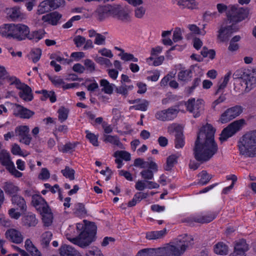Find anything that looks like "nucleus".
<instances>
[{"label":"nucleus","mask_w":256,"mask_h":256,"mask_svg":"<svg viewBox=\"0 0 256 256\" xmlns=\"http://www.w3.org/2000/svg\"><path fill=\"white\" fill-rule=\"evenodd\" d=\"M215 130L207 124L198 134L194 149V158L201 163L210 160L218 151V146L214 140Z\"/></svg>","instance_id":"1"},{"label":"nucleus","mask_w":256,"mask_h":256,"mask_svg":"<svg viewBox=\"0 0 256 256\" xmlns=\"http://www.w3.org/2000/svg\"><path fill=\"white\" fill-rule=\"evenodd\" d=\"M192 244V236L185 235L183 237L178 238L164 247L140 250L136 256H181Z\"/></svg>","instance_id":"2"},{"label":"nucleus","mask_w":256,"mask_h":256,"mask_svg":"<svg viewBox=\"0 0 256 256\" xmlns=\"http://www.w3.org/2000/svg\"><path fill=\"white\" fill-rule=\"evenodd\" d=\"M238 148L240 155L244 158L256 156V130L250 131L242 137L238 142Z\"/></svg>","instance_id":"3"},{"label":"nucleus","mask_w":256,"mask_h":256,"mask_svg":"<svg viewBox=\"0 0 256 256\" xmlns=\"http://www.w3.org/2000/svg\"><path fill=\"white\" fill-rule=\"evenodd\" d=\"M240 76L236 80L234 90L240 94L248 93L256 86V76L249 70L236 71Z\"/></svg>","instance_id":"4"},{"label":"nucleus","mask_w":256,"mask_h":256,"mask_svg":"<svg viewBox=\"0 0 256 256\" xmlns=\"http://www.w3.org/2000/svg\"><path fill=\"white\" fill-rule=\"evenodd\" d=\"M84 230L80 232L78 238H69L71 242L80 247H85L89 245L94 240L96 226L93 222H90L88 225L84 226L82 224H77L76 228L80 230Z\"/></svg>","instance_id":"5"},{"label":"nucleus","mask_w":256,"mask_h":256,"mask_svg":"<svg viewBox=\"0 0 256 256\" xmlns=\"http://www.w3.org/2000/svg\"><path fill=\"white\" fill-rule=\"evenodd\" d=\"M216 8L219 13L226 12L228 17L231 21L238 22L247 18L248 12L243 8H238L234 5H230L228 7L224 4H218Z\"/></svg>","instance_id":"6"},{"label":"nucleus","mask_w":256,"mask_h":256,"mask_svg":"<svg viewBox=\"0 0 256 256\" xmlns=\"http://www.w3.org/2000/svg\"><path fill=\"white\" fill-rule=\"evenodd\" d=\"M204 102L201 98H190L185 103L186 110L194 118L199 117L204 112Z\"/></svg>","instance_id":"7"},{"label":"nucleus","mask_w":256,"mask_h":256,"mask_svg":"<svg viewBox=\"0 0 256 256\" xmlns=\"http://www.w3.org/2000/svg\"><path fill=\"white\" fill-rule=\"evenodd\" d=\"M1 164L14 178H20L22 176L23 174L16 168L9 152L5 150H1Z\"/></svg>","instance_id":"8"},{"label":"nucleus","mask_w":256,"mask_h":256,"mask_svg":"<svg viewBox=\"0 0 256 256\" xmlns=\"http://www.w3.org/2000/svg\"><path fill=\"white\" fill-rule=\"evenodd\" d=\"M244 124L243 119L236 120L230 124L226 128H224L221 132L220 140L222 142L232 136L238 132L240 130Z\"/></svg>","instance_id":"9"},{"label":"nucleus","mask_w":256,"mask_h":256,"mask_svg":"<svg viewBox=\"0 0 256 256\" xmlns=\"http://www.w3.org/2000/svg\"><path fill=\"white\" fill-rule=\"evenodd\" d=\"M179 112L178 106H171L166 109L157 111L155 114V118L162 122L172 121L176 118Z\"/></svg>","instance_id":"10"},{"label":"nucleus","mask_w":256,"mask_h":256,"mask_svg":"<svg viewBox=\"0 0 256 256\" xmlns=\"http://www.w3.org/2000/svg\"><path fill=\"white\" fill-rule=\"evenodd\" d=\"M242 110V108L240 106L228 108L220 115L218 122L222 124H226L240 116Z\"/></svg>","instance_id":"11"},{"label":"nucleus","mask_w":256,"mask_h":256,"mask_svg":"<svg viewBox=\"0 0 256 256\" xmlns=\"http://www.w3.org/2000/svg\"><path fill=\"white\" fill-rule=\"evenodd\" d=\"M30 128L28 126H20L16 128L15 135L18 138L19 142L26 145H29L32 137L29 134Z\"/></svg>","instance_id":"12"},{"label":"nucleus","mask_w":256,"mask_h":256,"mask_svg":"<svg viewBox=\"0 0 256 256\" xmlns=\"http://www.w3.org/2000/svg\"><path fill=\"white\" fill-rule=\"evenodd\" d=\"M14 84L16 88L19 90L20 97L26 102H30L33 99V94L31 88L24 83H22L18 80Z\"/></svg>","instance_id":"13"},{"label":"nucleus","mask_w":256,"mask_h":256,"mask_svg":"<svg viewBox=\"0 0 256 256\" xmlns=\"http://www.w3.org/2000/svg\"><path fill=\"white\" fill-rule=\"evenodd\" d=\"M5 236L8 241L16 244L22 243L24 239L22 232L14 228L8 229L5 232Z\"/></svg>","instance_id":"14"},{"label":"nucleus","mask_w":256,"mask_h":256,"mask_svg":"<svg viewBox=\"0 0 256 256\" xmlns=\"http://www.w3.org/2000/svg\"><path fill=\"white\" fill-rule=\"evenodd\" d=\"M30 32V28L23 24H14V40L22 41L27 39Z\"/></svg>","instance_id":"15"},{"label":"nucleus","mask_w":256,"mask_h":256,"mask_svg":"<svg viewBox=\"0 0 256 256\" xmlns=\"http://www.w3.org/2000/svg\"><path fill=\"white\" fill-rule=\"evenodd\" d=\"M216 218L214 214L212 212H204L195 214L190 217V220L198 223L204 224L212 222Z\"/></svg>","instance_id":"16"},{"label":"nucleus","mask_w":256,"mask_h":256,"mask_svg":"<svg viewBox=\"0 0 256 256\" xmlns=\"http://www.w3.org/2000/svg\"><path fill=\"white\" fill-rule=\"evenodd\" d=\"M8 104L12 106L14 114L22 118H30L34 114V112L19 104L8 103Z\"/></svg>","instance_id":"17"},{"label":"nucleus","mask_w":256,"mask_h":256,"mask_svg":"<svg viewBox=\"0 0 256 256\" xmlns=\"http://www.w3.org/2000/svg\"><path fill=\"white\" fill-rule=\"evenodd\" d=\"M238 28L234 25L226 26H222L218 30V39L221 42L226 41L230 35L236 32Z\"/></svg>","instance_id":"18"},{"label":"nucleus","mask_w":256,"mask_h":256,"mask_svg":"<svg viewBox=\"0 0 256 256\" xmlns=\"http://www.w3.org/2000/svg\"><path fill=\"white\" fill-rule=\"evenodd\" d=\"M6 12L13 20H22L26 18V14L21 12L18 7L6 8Z\"/></svg>","instance_id":"19"},{"label":"nucleus","mask_w":256,"mask_h":256,"mask_svg":"<svg viewBox=\"0 0 256 256\" xmlns=\"http://www.w3.org/2000/svg\"><path fill=\"white\" fill-rule=\"evenodd\" d=\"M62 16L56 12H50L42 16V20L44 22L56 26L58 23Z\"/></svg>","instance_id":"20"},{"label":"nucleus","mask_w":256,"mask_h":256,"mask_svg":"<svg viewBox=\"0 0 256 256\" xmlns=\"http://www.w3.org/2000/svg\"><path fill=\"white\" fill-rule=\"evenodd\" d=\"M1 36L8 39L14 40V24H4L1 27Z\"/></svg>","instance_id":"21"},{"label":"nucleus","mask_w":256,"mask_h":256,"mask_svg":"<svg viewBox=\"0 0 256 256\" xmlns=\"http://www.w3.org/2000/svg\"><path fill=\"white\" fill-rule=\"evenodd\" d=\"M18 80V79L16 77L10 76L6 68L1 66V84H14Z\"/></svg>","instance_id":"22"},{"label":"nucleus","mask_w":256,"mask_h":256,"mask_svg":"<svg viewBox=\"0 0 256 256\" xmlns=\"http://www.w3.org/2000/svg\"><path fill=\"white\" fill-rule=\"evenodd\" d=\"M32 202L36 209L40 212L49 208L44 198L40 196H34Z\"/></svg>","instance_id":"23"},{"label":"nucleus","mask_w":256,"mask_h":256,"mask_svg":"<svg viewBox=\"0 0 256 256\" xmlns=\"http://www.w3.org/2000/svg\"><path fill=\"white\" fill-rule=\"evenodd\" d=\"M22 220V224L28 227L35 226L38 222L35 214L30 212L24 216Z\"/></svg>","instance_id":"24"},{"label":"nucleus","mask_w":256,"mask_h":256,"mask_svg":"<svg viewBox=\"0 0 256 256\" xmlns=\"http://www.w3.org/2000/svg\"><path fill=\"white\" fill-rule=\"evenodd\" d=\"M61 256H82L80 252L71 246L63 245L60 248Z\"/></svg>","instance_id":"25"},{"label":"nucleus","mask_w":256,"mask_h":256,"mask_svg":"<svg viewBox=\"0 0 256 256\" xmlns=\"http://www.w3.org/2000/svg\"><path fill=\"white\" fill-rule=\"evenodd\" d=\"M176 4L180 8L194 9L198 6V2L196 0H176Z\"/></svg>","instance_id":"26"},{"label":"nucleus","mask_w":256,"mask_h":256,"mask_svg":"<svg viewBox=\"0 0 256 256\" xmlns=\"http://www.w3.org/2000/svg\"><path fill=\"white\" fill-rule=\"evenodd\" d=\"M42 215V220L44 225L48 226L52 222L53 215L50 208L40 212Z\"/></svg>","instance_id":"27"},{"label":"nucleus","mask_w":256,"mask_h":256,"mask_svg":"<svg viewBox=\"0 0 256 256\" xmlns=\"http://www.w3.org/2000/svg\"><path fill=\"white\" fill-rule=\"evenodd\" d=\"M192 78V72L190 69L181 70L178 74V80L184 82H188Z\"/></svg>","instance_id":"28"},{"label":"nucleus","mask_w":256,"mask_h":256,"mask_svg":"<svg viewBox=\"0 0 256 256\" xmlns=\"http://www.w3.org/2000/svg\"><path fill=\"white\" fill-rule=\"evenodd\" d=\"M24 247L32 256H42L40 252L34 246L31 240L28 238L24 242Z\"/></svg>","instance_id":"29"},{"label":"nucleus","mask_w":256,"mask_h":256,"mask_svg":"<svg viewBox=\"0 0 256 256\" xmlns=\"http://www.w3.org/2000/svg\"><path fill=\"white\" fill-rule=\"evenodd\" d=\"M104 141L116 146L121 149L124 148L123 144L120 142L118 136H116L106 135L104 136Z\"/></svg>","instance_id":"30"},{"label":"nucleus","mask_w":256,"mask_h":256,"mask_svg":"<svg viewBox=\"0 0 256 256\" xmlns=\"http://www.w3.org/2000/svg\"><path fill=\"white\" fill-rule=\"evenodd\" d=\"M214 250L215 254L224 256L228 254V246L223 242H218L214 245Z\"/></svg>","instance_id":"31"},{"label":"nucleus","mask_w":256,"mask_h":256,"mask_svg":"<svg viewBox=\"0 0 256 256\" xmlns=\"http://www.w3.org/2000/svg\"><path fill=\"white\" fill-rule=\"evenodd\" d=\"M12 202L13 204L18 206L20 210H26V202L22 196L18 195L14 196L12 198Z\"/></svg>","instance_id":"32"},{"label":"nucleus","mask_w":256,"mask_h":256,"mask_svg":"<svg viewBox=\"0 0 256 256\" xmlns=\"http://www.w3.org/2000/svg\"><path fill=\"white\" fill-rule=\"evenodd\" d=\"M113 10L114 12L116 13V14L119 19L126 20L129 18V12L127 9L121 7H118L114 8Z\"/></svg>","instance_id":"33"},{"label":"nucleus","mask_w":256,"mask_h":256,"mask_svg":"<svg viewBox=\"0 0 256 256\" xmlns=\"http://www.w3.org/2000/svg\"><path fill=\"white\" fill-rule=\"evenodd\" d=\"M100 86L102 88V90L105 94H112L113 92L114 88L115 86L112 84H110L106 80L102 79L100 81Z\"/></svg>","instance_id":"34"},{"label":"nucleus","mask_w":256,"mask_h":256,"mask_svg":"<svg viewBox=\"0 0 256 256\" xmlns=\"http://www.w3.org/2000/svg\"><path fill=\"white\" fill-rule=\"evenodd\" d=\"M45 34V32L43 30L32 31L30 32L27 39L37 42L42 39Z\"/></svg>","instance_id":"35"},{"label":"nucleus","mask_w":256,"mask_h":256,"mask_svg":"<svg viewBox=\"0 0 256 256\" xmlns=\"http://www.w3.org/2000/svg\"><path fill=\"white\" fill-rule=\"evenodd\" d=\"M166 229L158 231H152L146 234V238L148 240H156L162 238L166 234Z\"/></svg>","instance_id":"36"},{"label":"nucleus","mask_w":256,"mask_h":256,"mask_svg":"<svg viewBox=\"0 0 256 256\" xmlns=\"http://www.w3.org/2000/svg\"><path fill=\"white\" fill-rule=\"evenodd\" d=\"M180 156V154H174L170 156L167 158L166 164L165 167V170H170L177 163L178 158Z\"/></svg>","instance_id":"37"},{"label":"nucleus","mask_w":256,"mask_h":256,"mask_svg":"<svg viewBox=\"0 0 256 256\" xmlns=\"http://www.w3.org/2000/svg\"><path fill=\"white\" fill-rule=\"evenodd\" d=\"M52 8L50 0H45L40 3L38 8L37 12L39 14L48 12Z\"/></svg>","instance_id":"38"},{"label":"nucleus","mask_w":256,"mask_h":256,"mask_svg":"<svg viewBox=\"0 0 256 256\" xmlns=\"http://www.w3.org/2000/svg\"><path fill=\"white\" fill-rule=\"evenodd\" d=\"M4 189L6 193L10 194H15L20 190L18 186L11 182H5L4 186Z\"/></svg>","instance_id":"39"},{"label":"nucleus","mask_w":256,"mask_h":256,"mask_svg":"<svg viewBox=\"0 0 256 256\" xmlns=\"http://www.w3.org/2000/svg\"><path fill=\"white\" fill-rule=\"evenodd\" d=\"M248 250V246L246 242L244 240H242L236 242L234 250L242 253L243 255H245V252Z\"/></svg>","instance_id":"40"},{"label":"nucleus","mask_w":256,"mask_h":256,"mask_svg":"<svg viewBox=\"0 0 256 256\" xmlns=\"http://www.w3.org/2000/svg\"><path fill=\"white\" fill-rule=\"evenodd\" d=\"M138 101H139L140 102L134 106H130V109L134 108L136 110H140L142 111L146 110L149 104V102L146 100H144L142 101H140V100H135L132 103H136Z\"/></svg>","instance_id":"41"},{"label":"nucleus","mask_w":256,"mask_h":256,"mask_svg":"<svg viewBox=\"0 0 256 256\" xmlns=\"http://www.w3.org/2000/svg\"><path fill=\"white\" fill-rule=\"evenodd\" d=\"M86 134V138L94 146H98L99 142H98V135H96L94 133L91 132L88 130L85 131Z\"/></svg>","instance_id":"42"},{"label":"nucleus","mask_w":256,"mask_h":256,"mask_svg":"<svg viewBox=\"0 0 256 256\" xmlns=\"http://www.w3.org/2000/svg\"><path fill=\"white\" fill-rule=\"evenodd\" d=\"M164 60V56H160L156 58H154V56H150L146 60V61L150 66H158L162 64Z\"/></svg>","instance_id":"43"},{"label":"nucleus","mask_w":256,"mask_h":256,"mask_svg":"<svg viewBox=\"0 0 256 256\" xmlns=\"http://www.w3.org/2000/svg\"><path fill=\"white\" fill-rule=\"evenodd\" d=\"M114 156L116 158H121L126 161H129L130 160V154L124 150H117L114 154Z\"/></svg>","instance_id":"44"},{"label":"nucleus","mask_w":256,"mask_h":256,"mask_svg":"<svg viewBox=\"0 0 256 256\" xmlns=\"http://www.w3.org/2000/svg\"><path fill=\"white\" fill-rule=\"evenodd\" d=\"M110 10L109 7L106 6L99 8L97 10L98 18L101 20H104L108 16Z\"/></svg>","instance_id":"45"},{"label":"nucleus","mask_w":256,"mask_h":256,"mask_svg":"<svg viewBox=\"0 0 256 256\" xmlns=\"http://www.w3.org/2000/svg\"><path fill=\"white\" fill-rule=\"evenodd\" d=\"M200 178L198 183L201 185L206 184L211 179V176L209 175L206 171H202L199 174Z\"/></svg>","instance_id":"46"},{"label":"nucleus","mask_w":256,"mask_h":256,"mask_svg":"<svg viewBox=\"0 0 256 256\" xmlns=\"http://www.w3.org/2000/svg\"><path fill=\"white\" fill-rule=\"evenodd\" d=\"M63 176L70 180H73L74 178V170L68 166H66L64 169L61 170Z\"/></svg>","instance_id":"47"},{"label":"nucleus","mask_w":256,"mask_h":256,"mask_svg":"<svg viewBox=\"0 0 256 256\" xmlns=\"http://www.w3.org/2000/svg\"><path fill=\"white\" fill-rule=\"evenodd\" d=\"M39 92L42 94L43 96L44 97V98H42V100L49 98L52 102H54L56 101V96L54 92H48L46 90H42V92Z\"/></svg>","instance_id":"48"},{"label":"nucleus","mask_w":256,"mask_h":256,"mask_svg":"<svg viewBox=\"0 0 256 256\" xmlns=\"http://www.w3.org/2000/svg\"><path fill=\"white\" fill-rule=\"evenodd\" d=\"M187 27L191 32L196 34L204 36L206 33L204 30H200L196 24H188Z\"/></svg>","instance_id":"49"},{"label":"nucleus","mask_w":256,"mask_h":256,"mask_svg":"<svg viewBox=\"0 0 256 256\" xmlns=\"http://www.w3.org/2000/svg\"><path fill=\"white\" fill-rule=\"evenodd\" d=\"M120 58L124 61H132L134 62H137L138 59L135 58L133 54L124 52H122L119 54Z\"/></svg>","instance_id":"50"},{"label":"nucleus","mask_w":256,"mask_h":256,"mask_svg":"<svg viewBox=\"0 0 256 256\" xmlns=\"http://www.w3.org/2000/svg\"><path fill=\"white\" fill-rule=\"evenodd\" d=\"M41 55L42 51L40 48L33 49L30 54V58L34 63L40 60Z\"/></svg>","instance_id":"51"},{"label":"nucleus","mask_w":256,"mask_h":256,"mask_svg":"<svg viewBox=\"0 0 256 256\" xmlns=\"http://www.w3.org/2000/svg\"><path fill=\"white\" fill-rule=\"evenodd\" d=\"M184 145V141L183 134L181 132H178L176 136L175 147L176 148H182Z\"/></svg>","instance_id":"52"},{"label":"nucleus","mask_w":256,"mask_h":256,"mask_svg":"<svg viewBox=\"0 0 256 256\" xmlns=\"http://www.w3.org/2000/svg\"><path fill=\"white\" fill-rule=\"evenodd\" d=\"M11 152L14 155H18L24 157L26 156L29 154L28 153L24 154L22 152L20 146L18 144H14L12 146L11 148Z\"/></svg>","instance_id":"53"},{"label":"nucleus","mask_w":256,"mask_h":256,"mask_svg":"<svg viewBox=\"0 0 256 256\" xmlns=\"http://www.w3.org/2000/svg\"><path fill=\"white\" fill-rule=\"evenodd\" d=\"M134 86L132 85L126 86V84H122L116 88V92L123 95H126L128 91L132 90Z\"/></svg>","instance_id":"54"},{"label":"nucleus","mask_w":256,"mask_h":256,"mask_svg":"<svg viewBox=\"0 0 256 256\" xmlns=\"http://www.w3.org/2000/svg\"><path fill=\"white\" fill-rule=\"evenodd\" d=\"M183 30L179 28H175L174 33L172 40L174 42H178L182 39V33Z\"/></svg>","instance_id":"55"},{"label":"nucleus","mask_w":256,"mask_h":256,"mask_svg":"<svg viewBox=\"0 0 256 256\" xmlns=\"http://www.w3.org/2000/svg\"><path fill=\"white\" fill-rule=\"evenodd\" d=\"M58 119L62 122L66 120L68 116V110L64 108H61L58 110Z\"/></svg>","instance_id":"56"},{"label":"nucleus","mask_w":256,"mask_h":256,"mask_svg":"<svg viewBox=\"0 0 256 256\" xmlns=\"http://www.w3.org/2000/svg\"><path fill=\"white\" fill-rule=\"evenodd\" d=\"M230 78V74H226L224 78L222 79V82L218 86V88L216 92V94H218L221 92L226 86Z\"/></svg>","instance_id":"57"},{"label":"nucleus","mask_w":256,"mask_h":256,"mask_svg":"<svg viewBox=\"0 0 256 256\" xmlns=\"http://www.w3.org/2000/svg\"><path fill=\"white\" fill-rule=\"evenodd\" d=\"M140 174L144 180H152L154 178V172L150 170H144L140 172Z\"/></svg>","instance_id":"58"},{"label":"nucleus","mask_w":256,"mask_h":256,"mask_svg":"<svg viewBox=\"0 0 256 256\" xmlns=\"http://www.w3.org/2000/svg\"><path fill=\"white\" fill-rule=\"evenodd\" d=\"M50 178V172L46 168H42L40 174L38 175V178L40 180H45Z\"/></svg>","instance_id":"59"},{"label":"nucleus","mask_w":256,"mask_h":256,"mask_svg":"<svg viewBox=\"0 0 256 256\" xmlns=\"http://www.w3.org/2000/svg\"><path fill=\"white\" fill-rule=\"evenodd\" d=\"M52 234L50 232H46L42 234V242L45 246H47L49 244Z\"/></svg>","instance_id":"60"},{"label":"nucleus","mask_w":256,"mask_h":256,"mask_svg":"<svg viewBox=\"0 0 256 256\" xmlns=\"http://www.w3.org/2000/svg\"><path fill=\"white\" fill-rule=\"evenodd\" d=\"M76 145L74 144L68 143L59 148V150L62 152H70L74 148Z\"/></svg>","instance_id":"61"},{"label":"nucleus","mask_w":256,"mask_h":256,"mask_svg":"<svg viewBox=\"0 0 256 256\" xmlns=\"http://www.w3.org/2000/svg\"><path fill=\"white\" fill-rule=\"evenodd\" d=\"M87 256H103L100 250L96 247L91 248L86 253Z\"/></svg>","instance_id":"62"},{"label":"nucleus","mask_w":256,"mask_h":256,"mask_svg":"<svg viewBox=\"0 0 256 256\" xmlns=\"http://www.w3.org/2000/svg\"><path fill=\"white\" fill-rule=\"evenodd\" d=\"M146 8L142 6L138 7L134 10L135 16L138 18H143L146 13Z\"/></svg>","instance_id":"63"},{"label":"nucleus","mask_w":256,"mask_h":256,"mask_svg":"<svg viewBox=\"0 0 256 256\" xmlns=\"http://www.w3.org/2000/svg\"><path fill=\"white\" fill-rule=\"evenodd\" d=\"M94 42L95 44L98 46L104 45L106 44V37L104 36L98 34L96 35Z\"/></svg>","instance_id":"64"}]
</instances>
